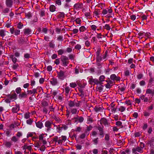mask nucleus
I'll use <instances>...</instances> for the list:
<instances>
[{
  "label": "nucleus",
  "instance_id": "obj_9",
  "mask_svg": "<svg viewBox=\"0 0 154 154\" xmlns=\"http://www.w3.org/2000/svg\"><path fill=\"white\" fill-rule=\"evenodd\" d=\"M17 95L15 93L12 95L8 94L7 95V97L9 98L11 100L13 99L16 100L17 99Z\"/></svg>",
  "mask_w": 154,
  "mask_h": 154
},
{
  "label": "nucleus",
  "instance_id": "obj_20",
  "mask_svg": "<svg viewBox=\"0 0 154 154\" xmlns=\"http://www.w3.org/2000/svg\"><path fill=\"white\" fill-rule=\"evenodd\" d=\"M35 124L36 126L39 128H42L43 127V123L40 121L35 122Z\"/></svg>",
  "mask_w": 154,
  "mask_h": 154
},
{
  "label": "nucleus",
  "instance_id": "obj_4",
  "mask_svg": "<svg viewBox=\"0 0 154 154\" xmlns=\"http://www.w3.org/2000/svg\"><path fill=\"white\" fill-rule=\"evenodd\" d=\"M52 124H53V123L51 121L48 120L45 122V127L47 128V131L50 130Z\"/></svg>",
  "mask_w": 154,
  "mask_h": 154
},
{
  "label": "nucleus",
  "instance_id": "obj_18",
  "mask_svg": "<svg viewBox=\"0 0 154 154\" xmlns=\"http://www.w3.org/2000/svg\"><path fill=\"white\" fill-rule=\"evenodd\" d=\"M58 14L57 15V18H63L65 17V14L63 12H59Z\"/></svg>",
  "mask_w": 154,
  "mask_h": 154
},
{
  "label": "nucleus",
  "instance_id": "obj_11",
  "mask_svg": "<svg viewBox=\"0 0 154 154\" xmlns=\"http://www.w3.org/2000/svg\"><path fill=\"white\" fill-rule=\"evenodd\" d=\"M50 82L51 84L54 86L56 85L58 83L57 79L54 78H53L51 79Z\"/></svg>",
  "mask_w": 154,
  "mask_h": 154
},
{
  "label": "nucleus",
  "instance_id": "obj_35",
  "mask_svg": "<svg viewBox=\"0 0 154 154\" xmlns=\"http://www.w3.org/2000/svg\"><path fill=\"white\" fill-rule=\"evenodd\" d=\"M43 107L42 111L45 114H47L48 113V110L47 107Z\"/></svg>",
  "mask_w": 154,
  "mask_h": 154
},
{
  "label": "nucleus",
  "instance_id": "obj_3",
  "mask_svg": "<svg viewBox=\"0 0 154 154\" xmlns=\"http://www.w3.org/2000/svg\"><path fill=\"white\" fill-rule=\"evenodd\" d=\"M57 77L60 80H63L65 77V72L62 70H60V72H57Z\"/></svg>",
  "mask_w": 154,
  "mask_h": 154
},
{
  "label": "nucleus",
  "instance_id": "obj_52",
  "mask_svg": "<svg viewBox=\"0 0 154 154\" xmlns=\"http://www.w3.org/2000/svg\"><path fill=\"white\" fill-rule=\"evenodd\" d=\"M79 67L76 66L75 68V73L78 74L79 73Z\"/></svg>",
  "mask_w": 154,
  "mask_h": 154
},
{
  "label": "nucleus",
  "instance_id": "obj_50",
  "mask_svg": "<svg viewBox=\"0 0 154 154\" xmlns=\"http://www.w3.org/2000/svg\"><path fill=\"white\" fill-rule=\"evenodd\" d=\"M9 11V9L8 8H6L2 10L3 13H8Z\"/></svg>",
  "mask_w": 154,
  "mask_h": 154
},
{
  "label": "nucleus",
  "instance_id": "obj_38",
  "mask_svg": "<svg viewBox=\"0 0 154 154\" xmlns=\"http://www.w3.org/2000/svg\"><path fill=\"white\" fill-rule=\"evenodd\" d=\"M77 112V109L76 108H73L71 109V112L72 114H75Z\"/></svg>",
  "mask_w": 154,
  "mask_h": 154
},
{
  "label": "nucleus",
  "instance_id": "obj_43",
  "mask_svg": "<svg viewBox=\"0 0 154 154\" xmlns=\"http://www.w3.org/2000/svg\"><path fill=\"white\" fill-rule=\"evenodd\" d=\"M75 48L76 50H79L81 49V46L80 45L78 44L75 46Z\"/></svg>",
  "mask_w": 154,
  "mask_h": 154
},
{
  "label": "nucleus",
  "instance_id": "obj_62",
  "mask_svg": "<svg viewBox=\"0 0 154 154\" xmlns=\"http://www.w3.org/2000/svg\"><path fill=\"white\" fill-rule=\"evenodd\" d=\"M22 133L20 132H18L17 133V134H16V136L18 138H20V137H21L22 136Z\"/></svg>",
  "mask_w": 154,
  "mask_h": 154
},
{
  "label": "nucleus",
  "instance_id": "obj_27",
  "mask_svg": "<svg viewBox=\"0 0 154 154\" xmlns=\"http://www.w3.org/2000/svg\"><path fill=\"white\" fill-rule=\"evenodd\" d=\"M94 109L96 112H98L102 109V108L99 106H96L94 108Z\"/></svg>",
  "mask_w": 154,
  "mask_h": 154
},
{
  "label": "nucleus",
  "instance_id": "obj_23",
  "mask_svg": "<svg viewBox=\"0 0 154 154\" xmlns=\"http://www.w3.org/2000/svg\"><path fill=\"white\" fill-rule=\"evenodd\" d=\"M56 9L55 6L53 5H51L49 7L50 11L51 12H54L55 11Z\"/></svg>",
  "mask_w": 154,
  "mask_h": 154
},
{
  "label": "nucleus",
  "instance_id": "obj_51",
  "mask_svg": "<svg viewBox=\"0 0 154 154\" xmlns=\"http://www.w3.org/2000/svg\"><path fill=\"white\" fill-rule=\"evenodd\" d=\"M65 92L67 94H68L70 90V89L69 87H67L65 88Z\"/></svg>",
  "mask_w": 154,
  "mask_h": 154
},
{
  "label": "nucleus",
  "instance_id": "obj_12",
  "mask_svg": "<svg viewBox=\"0 0 154 154\" xmlns=\"http://www.w3.org/2000/svg\"><path fill=\"white\" fill-rule=\"evenodd\" d=\"M31 29L29 28L25 29L23 31L24 34L26 35H29L31 33Z\"/></svg>",
  "mask_w": 154,
  "mask_h": 154
},
{
  "label": "nucleus",
  "instance_id": "obj_41",
  "mask_svg": "<svg viewBox=\"0 0 154 154\" xmlns=\"http://www.w3.org/2000/svg\"><path fill=\"white\" fill-rule=\"evenodd\" d=\"M104 28L106 29L107 30H109L110 29V27L109 25L106 24L104 26H103Z\"/></svg>",
  "mask_w": 154,
  "mask_h": 154
},
{
  "label": "nucleus",
  "instance_id": "obj_22",
  "mask_svg": "<svg viewBox=\"0 0 154 154\" xmlns=\"http://www.w3.org/2000/svg\"><path fill=\"white\" fill-rule=\"evenodd\" d=\"M41 105L42 107H47L48 105V103L46 101L43 100L41 102Z\"/></svg>",
  "mask_w": 154,
  "mask_h": 154
},
{
  "label": "nucleus",
  "instance_id": "obj_28",
  "mask_svg": "<svg viewBox=\"0 0 154 154\" xmlns=\"http://www.w3.org/2000/svg\"><path fill=\"white\" fill-rule=\"evenodd\" d=\"M69 106L70 107H72L75 106V103L74 101H72L70 100L69 101Z\"/></svg>",
  "mask_w": 154,
  "mask_h": 154
},
{
  "label": "nucleus",
  "instance_id": "obj_24",
  "mask_svg": "<svg viewBox=\"0 0 154 154\" xmlns=\"http://www.w3.org/2000/svg\"><path fill=\"white\" fill-rule=\"evenodd\" d=\"M101 122L104 125H108V122L106 119L105 118H102L101 119Z\"/></svg>",
  "mask_w": 154,
  "mask_h": 154
},
{
  "label": "nucleus",
  "instance_id": "obj_2",
  "mask_svg": "<svg viewBox=\"0 0 154 154\" xmlns=\"http://www.w3.org/2000/svg\"><path fill=\"white\" fill-rule=\"evenodd\" d=\"M88 82L91 85H99V83H101V82H99V81L97 79H93L92 77L89 78Z\"/></svg>",
  "mask_w": 154,
  "mask_h": 154
},
{
  "label": "nucleus",
  "instance_id": "obj_58",
  "mask_svg": "<svg viewBox=\"0 0 154 154\" xmlns=\"http://www.w3.org/2000/svg\"><path fill=\"white\" fill-rule=\"evenodd\" d=\"M69 57L70 59L72 60L74 59L75 56L72 54H70L69 55Z\"/></svg>",
  "mask_w": 154,
  "mask_h": 154
},
{
  "label": "nucleus",
  "instance_id": "obj_53",
  "mask_svg": "<svg viewBox=\"0 0 154 154\" xmlns=\"http://www.w3.org/2000/svg\"><path fill=\"white\" fill-rule=\"evenodd\" d=\"M12 66V68L14 69H16L19 66V65L17 63H14Z\"/></svg>",
  "mask_w": 154,
  "mask_h": 154
},
{
  "label": "nucleus",
  "instance_id": "obj_17",
  "mask_svg": "<svg viewBox=\"0 0 154 154\" xmlns=\"http://www.w3.org/2000/svg\"><path fill=\"white\" fill-rule=\"evenodd\" d=\"M79 90L80 93H78V94L82 98H83L84 96V91L81 88H79Z\"/></svg>",
  "mask_w": 154,
  "mask_h": 154
},
{
  "label": "nucleus",
  "instance_id": "obj_19",
  "mask_svg": "<svg viewBox=\"0 0 154 154\" xmlns=\"http://www.w3.org/2000/svg\"><path fill=\"white\" fill-rule=\"evenodd\" d=\"M146 93L148 94H151L153 96L154 95V89L152 90L151 89H147L146 91Z\"/></svg>",
  "mask_w": 154,
  "mask_h": 154
},
{
  "label": "nucleus",
  "instance_id": "obj_15",
  "mask_svg": "<svg viewBox=\"0 0 154 154\" xmlns=\"http://www.w3.org/2000/svg\"><path fill=\"white\" fill-rule=\"evenodd\" d=\"M27 94H26V93L25 91L24 92H22L19 95L18 97L20 99H21L23 98H27Z\"/></svg>",
  "mask_w": 154,
  "mask_h": 154
},
{
  "label": "nucleus",
  "instance_id": "obj_44",
  "mask_svg": "<svg viewBox=\"0 0 154 154\" xmlns=\"http://www.w3.org/2000/svg\"><path fill=\"white\" fill-rule=\"evenodd\" d=\"M98 138L97 137L93 140L92 141L94 144L97 145V144L98 143Z\"/></svg>",
  "mask_w": 154,
  "mask_h": 154
},
{
  "label": "nucleus",
  "instance_id": "obj_57",
  "mask_svg": "<svg viewBox=\"0 0 154 154\" xmlns=\"http://www.w3.org/2000/svg\"><path fill=\"white\" fill-rule=\"evenodd\" d=\"M30 117L29 113H26L24 115V118L26 119H28Z\"/></svg>",
  "mask_w": 154,
  "mask_h": 154
},
{
  "label": "nucleus",
  "instance_id": "obj_61",
  "mask_svg": "<svg viewBox=\"0 0 154 154\" xmlns=\"http://www.w3.org/2000/svg\"><path fill=\"white\" fill-rule=\"evenodd\" d=\"M103 86L100 85V86H97L96 88L98 89L100 92H101L103 90L102 87Z\"/></svg>",
  "mask_w": 154,
  "mask_h": 154
},
{
  "label": "nucleus",
  "instance_id": "obj_1",
  "mask_svg": "<svg viewBox=\"0 0 154 154\" xmlns=\"http://www.w3.org/2000/svg\"><path fill=\"white\" fill-rule=\"evenodd\" d=\"M60 59L62 66L64 67L67 66L69 63L68 57L66 56H62L61 57Z\"/></svg>",
  "mask_w": 154,
  "mask_h": 154
},
{
  "label": "nucleus",
  "instance_id": "obj_40",
  "mask_svg": "<svg viewBox=\"0 0 154 154\" xmlns=\"http://www.w3.org/2000/svg\"><path fill=\"white\" fill-rule=\"evenodd\" d=\"M17 94H20L21 91V89L20 87L17 88L15 90Z\"/></svg>",
  "mask_w": 154,
  "mask_h": 154
},
{
  "label": "nucleus",
  "instance_id": "obj_49",
  "mask_svg": "<svg viewBox=\"0 0 154 154\" xmlns=\"http://www.w3.org/2000/svg\"><path fill=\"white\" fill-rule=\"evenodd\" d=\"M144 116L145 117L148 116L150 115V113L149 112L145 111L143 112Z\"/></svg>",
  "mask_w": 154,
  "mask_h": 154
},
{
  "label": "nucleus",
  "instance_id": "obj_32",
  "mask_svg": "<svg viewBox=\"0 0 154 154\" xmlns=\"http://www.w3.org/2000/svg\"><path fill=\"white\" fill-rule=\"evenodd\" d=\"M116 124L117 126H120L121 128H122L123 127L122 125V123L120 121H117L116 123Z\"/></svg>",
  "mask_w": 154,
  "mask_h": 154
},
{
  "label": "nucleus",
  "instance_id": "obj_63",
  "mask_svg": "<svg viewBox=\"0 0 154 154\" xmlns=\"http://www.w3.org/2000/svg\"><path fill=\"white\" fill-rule=\"evenodd\" d=\"M72 32L73 34H75L78 32L79 29H74L72 30Z\"/></svg>",
  "mask_w": 154,
  "mask_h": 154
},
{
  "label": "nucleus",
  "instance_id": "obj_56",
  "mask_svg": "<svg viewBox=\"0 0 154 154\" xmlns=\"http://www.w3.org/2000/svg\"><path fill=\"white\" fill-rule=\"evenodd\" d=\"M125 103L128 105H131L132 104L131 101L130 100L126 101L125 102Z\"/></svg>",
  "mask_w": 154,
  "mask_h": 154
},
{
  "label": "nucleus",
  "instance_id": "obj_54",
  "mask_svg": "<svg viewBox=\"0 0 154 154\" xmlns=\"http://www.w3.org/2000/svg\"><path fill=\"white\" fill-rule=\"evenodd\" d=\"M49 108L50 109V111L49 112H48L49 113L50 112H54V108L52 106H50L49 107Z\"/></svg>",
  "mask_w": 154,
  "mask_h": 154
},
{
  "label": "nucleus",
  "instance_id": "obj_16",
  "mask_svg": "<svg viewBox=\"0 0 154 154\" xmlns=\"http://www.w3.org/2000/svg\"><path fill=\"white\" fill-rule=\"evenodd\" d=\"M19 106L18 105H16V106L13 107L12 109V111L14 113H17L19 110Z\"/></svg>",
  "mask_w": 154,
  "mask_h": 154
},
{
  "label": "nucleus",
  "instance_id": "obj_42",
  "mask_svg": "<svg viewBox=\"0 0 154 154\" xmlns=\"http://www.w3.org/2000/svg\"><path fill=\"white\" fill-rule=\"evenodd\" d=\"M40 16L42 17L45 15V11L44 10H41L40 13Z\"/></svg>",
  "mask_w": 154,
  "mask_h": 154
},
{
  "label": "nucleus",
  "instance_id": "obj_59",
  "mask_svg": "<svg viewBox=\"0 0 154 154\" xmlns=\"http://www.w3.org/2000/svg\"><path fill=\"white\" fill-rule=\"evenodd\" d=\"M105 139L106 140L108 141L109 140V135L108 134H105Z\"/></svg>",
  "mask_w": 154,
  "mask_h": 154
},
{
  "label": "nucleus",
  "instance_id": "obj_36",
  "mask_svg": "<svg viewBox=\"0 0 154 154\" xmlns=\"http://www.w3.org/2000/svg\"><path fill=\"white\" fill-rule=\"evenodd\" d=\"M86 29L85 27L84 26H82L79 28V30L80 32H83L85 31Z\"/></svg>",
  "mask_w": 154,
  "mask_h": 154
},
{
  "label": "nucleus",
  "instance_id": "obj_46",
  "mask_svg": "<svg viewBox=\"0 0 154 154\" xmlns=\"http://www.w3.org/2000/svg\"><path fill=\"white\" fill-rule=\"evenodd\" d=\"M20 30L19 29H17L14 31V33L15 35H17L20 34Z\"/></svg>",
  "mask_w": 154,
  "mask_h": 154
},
{
  "label": "nucleus",
  "instance_id": "obj_14",
  "mask_svg": "<svg viewBox=\"0 0 154 154\" xmlns=\"http://www.w3.org/2000/svg\"><path fill=\"white\" fill-rule=\"evenodd\" d=\"M13 4V1L12 0H6V6L9 8L12 7Z\"/></svg>",
  "mask_w": 154,
  "mask_h": 154
},
{
  "label": "nucleus",
  "instance_id": "obj_64",
  "mask_svg": "<svg viewBox=\"0 0 154 154\" xmlns=\"http://www.w3.org/2000/svg\"><path fill=\"white\" fill-rule=\"evenodd\" d=\"M97 133L96 131H93L92 132L91 135L92 136H93L94 137V136H96V135H97Z\"/></svg>",
  "mask_w": 154,
  "mask_h": 154
},
{
  "label": "nucleus",
  "instance_id": "obj_29",
  "mask_svg": "<svg viewBox=\"0 0 154 154\" xmlns=\"http://www.w3.org/2000/svg\"><path fill=\"white\" fill-rule=\"evenodd\" d=\"M10 58L11 59L12 61L14 63H16L17 62V59L14 57L13 55H10Z\"/></svg>",
  "mask_w": 154,
  "mask_h": 154
},
{
  "label": "nucleus",
  "instance_id": "obj_13",
  "mask_svg": "<svg viewBox=\"0 0 154 154\" xmlns=\"http://www.w3.org/2000/svg\"><path fill=\"white\" fill-rule=\"evenodd\" d=\"M73 119L75 120V122H76L78 121L80 123L82 122L84 120V119L82 117H79L78 116H77V117H74Z\"/></svg>",
  "mask_w": 154,
  "mask_h": 154
},
{
  "label": "nucleus",
  "instance_id": "obj_55",
  "mask_svg": "<svg viewBox=\"0 0 154 154\" xmlns=\"http://www.w3.org/2000/svg\"><path fill=\"white\" fill-rule=\"evenodd\" d=\"M85 45L87 47H88L90 46V43L87 40L85 42Z\"/></svg>",
  "mask_w": 154,
  "mask_h": 154
},
{
  "label": "nucleus",
  "instance_id": "obj_34",
  "mask_svg": "<svg viewBox=\"0 0 154 154\" xmlns=\"http://www.w3.org/2000/svg\"><path fill=\"white\" fill-rule=\"evenodd\" d=\"M33 120L32 119H29L26 120V123L29 125H31L33 122Z\"/></svg>",
  "mask_w": 154,
  "mask_h": 154
},
{
  "label": "nucleus",
  "instance_id": "obj_47",
  "mask_svg": "<svg viewBox=\"0 0 154 154\" xmlns=\"http://www.w3.org/2000/svg\"><path fill=\"white\" fill-rule=\"evenodd\" d=\"M96 59L97 62H100L102 60V58L101 56H99L97 57Z\"/></svg>",
  "mask_w": 154,
  "mask_h": 154
},
{
  "label": "nucleus",
  "instance_id": "obj_10",
  "mask_svg": "<svg viewBox=\"0 0 154 154\" xmlns=\"http://www.w3.org/2000/svg\"><path fill=\"white\" fill-rule=\"evenodd\" d=\"M110 79L113 81H119L120 78L117 76L115 74H112L110 75Z\"/></svg>",
  "mask_w": 154,
  "mask_h": 154
},
{
  "label": "nucleus",
  "instance_id": "obj_8",
  "mask_svg": "<svg viewBox=\"0 0 154 154\" xmlns=\"http://www.w3.org/2000/svg\"><path fill=\"white\" fill-rule=\"evenodd\" d=\"M137 151L140 153H142L143 152V149L141 147L137 146L135 148H133L132 149V152L133 153H134Z\"/></svg>",
  "mask_w": 154,
  "mask_h": 154
},
{
  "label": "nucleus",
  "instance_id": "obj_39",
  "mask_svg": "<svg viewBox=\"0 0 154 154\" xmlns=\"http://www.w3.org/2000/svg\"><path fill=\"white\" fill-rule=\"evenodd\" d=\"M125 109L126 108L125 107L122 106L119 109V110L122 112L124 111Z\"/></svg>",
  "mask_w": 154,
  "mask_h": 154
},
{
  "label": "nucleus",
  "instance_id": "obj_30",
  "mask_svg": "<svg viewBox=\"0 0 154 154\" xmlns=\"http://www.w3.org/2000/svg\"><path fill=\"white\" fill-rule=\"evenodd\" d=\"M17 27L19 29H21L23 26V24L21 22H19L17 25Z\"/></svg>",
  "mask_w": 154,
  "mask_h": 154
},
{
  "label": "nucleus",
  "instance_id": "obj_25",
  "mask_svg": "<svg viewBox=\"0 0 154 154\" xmlns=\"http://www.w3.org/2000/svg\"><path fill=\"white\" fill-rule=\"evenodd\" d=\"M4 144L5 146L7 148H10L12 145L11 142L7 141L5 142Z\"/></svg>",
  "mask_w": 154,
  "mask_h": 154
},
{
  "label": "nucleus",
  "instance_id": "obj_26",
  "mask_svg": "<svg viewBox=\"0 0 154 154\" xmlns=\"http://www.w3.org/2000/svg\"><path fill=\"white\" fill-rule=\"evenodd\" d=\"M11 139V141L15 143L17 142L19 140V138L15 136L12 137Z\"/></svg>",
  "mask_w": 154,
  "mask_h": 154
},
{
  "label": "nucleus",
  "instance_id": "obj_31",
  "mask_svg": "<svg viewBox=\"0 0 154 154\" xmlns=\"http://www.w3.org/2000/svg\"><path fill=\"white\" fill-rule=\"evenodd\" d=\"M5 31L4 30H0V35L1 37H3L5 35Z\"/></svg>",
  "mask_w": 154,
  "mask_h": 154
},
{
  "label": "nucleus",
  "instance_id": "obj_45",
  "mask_svg": "<svg viewBox=\"0 0 154 154\" xmlns=\"http://www.w3.org/2000/svg\"><path fill=\"white\" fill-rule=\"evenodd\" d=\"M70 86L72 88H75L77 86V85L75 83H71L70 84Z\"/></svg>",
  "mask_w": 154,
  "mask_h": 154
},
{
  "label": "nucleus",
  "instance_id": "obj_37",
  "mask_svg": "<svg viewBox=\"0 0 154 154\" xmlns=\"http://www.w3.org/2000/svg\"><path fill=\"white\" fill-rule=\"evenodd\" d=\"M64 53V51L63 49H60L57 51V53L58 55H61Z\"/></svg>",
  "mask_w": 154,
  "mask_h": 154
},
{
  "label": "nucleus",
  "instance_id": "obj_6",
  "mask_svg": "<svg viewBox=\"0 0 154 154\" xmlns=\"http://www.w3.org/2000/svg\"><path fill=\"white\" fill-rule=\"evenodd\" d=\"M83 6L82 3H77L75 4L74 5V8L75 9L78 10L79 9H82Z\"/></svg>",
  "mask_w": 154,
  "mask_h": 154
},
{
  "label": "nucleus",
  "instance_id": "obj_5",
  "mask_svg": "<svg viewBox=\"0 0 154 154\" xmlns=\"http://www.w3.org/2000/svg\"><path fill=\"white\" fill-rule=\"evenodd\" d=\"M97 128L99 131V135L100 137L101 138H103L104 136V131L103 130V127L98 126L97 127Z\"/></svg>",
  "mask_w": 154,
  "mask_h": 154
},
{
  "label": "nucleus",
  "instance_id": "obj_60",
  "mask_svg": "<svg viewBox=\"0 0 154 154\" xmlns=\"http://www.w3.org/2000/svg\"><path fill=\"white\" fill-rule=\"evenodd\" d=\"M45 147L44 145H42L41 148L39 149L42 151H45Z\"/></svg>",
  "mask_w": 154,
  "mask_h": 154
},
{
  "label": "nucleus",
  "instance_id": "obj_33",
  "mask_svg": "<svg viewBox=\"0 0 154 154\" xmlns=\"http://www.w3.org/2000/svg\"><path fill=\"white\" fill-rule=\"evenodd\" d=\"M92 128H93V127L91 125H90L88 126H87V129L86 130V131H85V133H87V131H90V130H92Z\"/></svg>",
  "mask_w": 154,
  "mask_h": 154
},
{
  "label": "nucleus",
  "instance_id": "obj_21",
  "mask_svg": "<svg viewBox=\"0 0 154 154\" xmlns=\"http://www.w3.org/2000/svg\"><path fill=\"white\" fill-rule=\"evenodd\" d=\"M105 78V77L103 75H102L100 76L99 78V80L100 81L99 82H101V83H99V85H101L103 84L102 83V82L104 81V79Z\"/></svg>",
  "mask_w": 154,
  "mask_h": 154
},
{
  "label": "nucleus",
  "instance_id": "obj_7",
  "mask_svg": "<svg viewBox=\"0 0 154 154\" xmlns=\"http://www.w3.org/2000/svg\"><path fill=\"white\" fill-rule=\"evenodd\" d=\"M27 92L28 94H32V96L35 94L37 93V89L36 88H34L32 90H28Z\"/></svg>",
  "mask_w": 154,
  "mask_h": 154
},
{
  "label": "nucleus",
  "instance_id": "obj_48",
  "mask_svg": "<svg viewBox=\"0 0 154 154\" xmlns=\"http://www.w3.org/2000/svg\"><path fill=\"white\" fill-rule=\"evenodd\" d=\"M76 23L77 24H81V22L82 21L81 20L80 18H77L75 20Z\"/></svg>",
  "mask_w": 154,
  "mask_h": 154
}]
</instances>
